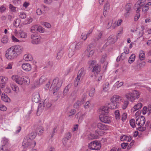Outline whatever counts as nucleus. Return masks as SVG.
I'll return each instance as SVG.
<instances>
[{
	"instance_id": "23",
	"label": "nucleus",
	"mask_w": 151,
	"mask_h": 151,
	"mask_svg": "<svg viewBox=\"0 0 151 151\" xmlns=\"http://www.w3.org/2000/svg\"><path fill=\"white\" fill-rule=\"evenodd\" d=\"M142 106V104L141 103H138L134 106L132 110H133V112H134L141 109Z\"/></svg>"
},
{
	"instance_id": "35",
	"label": "nucleus",
	"mask_w": 151,
	"mask_h": 151,
	"mask_svg": "<svg viewBox=\"0 0 151 151\" xmlns=\"http://www.w3.org/2000/svg\"><path fill=\"white\" fill-rule=\"evenodd\" d=\"M135 55L134 54H132L129 58L128 62L129 63H132L135 60Z\"/></svg>"
},
{
	"instance_id": "64",
	"label": "nucleus",
	"mask_w": 151,
	"mask_h": 151,
	"mask_svg": "<svg viewBox=\"0 0 151 151\" xmlns=\"http://www.w3.org/2000/svg\"><path fill=\"white\" fill-rule=\"evenodd\" d=\"M9 7L12 12H13L15 11L16 8L10 4L9 5Z\"/></svg>"
},
{
	"instance_id": "8",
	"label": "nucleus",
	"mask_w": 151,
	"mask_h": 151,
	"mask_svg": "<svg viewBox=\"0 0 151 151\" xmlns=\"http://www.w3.org/2000/svg\"><path fill=\"white\" fill-rule=\"evenodd\" d=\"M89 147L90 149L91 150H98L101 147V145L99 142L95 141L91 142L89 144Z\"/></svg>"
},
{
	"instance_id": "25",
	"label": "nucleus",
	"mask_w": 151,
	"mask_h": 151,
	"mask_svg": "<svg viewBox=\"0 0 151 151\" xmlns=\"http://www.w3.org/2000/svg\"><path fill=\"white\" fill-rule=\"evenodd\" d=\"M100 70V66L99 65H97L94 67L93 68L92 70V71L94 74H97L99 72Z\"/></svg>"
},
{
	"instance_id": "50",
	"label": "nucleus",
	"mask_w": 151,
	"mask_h": 151,
	"mask_svg": "<svg viewBox=\"0 0 151 151\" xmlns=\"http://www.w3.org/2000/svg\"><path fill=\"white\" fill-rule=\"evenodd\" d=\"M115 118L116 119H119L120 118V114L119 110H116L115 112Z\"/></svg>"
},
{
	"instance_id": "7",
	"label": "nucleus",
	"mask_w": 151,
	"mask_h": 151,
	"mask_svg": "<svg viewBox=\"0 0 151 151\" xmlns=\"http://www.w3.org/2000/svg\"><path fill=\"white\" fill-rule=\"evenodd\" d=\"M32 39L31 43L33 44L37 45L41 42V37L39 35L36 34H32L31 36Z\"/></svg>"
},
{
	"instance_id": "57",
	"label": "nucleus",
	"mask_w": 151,
	"mask_h": 151,
	"mask_svg": "<svg viewBox=\"0 0 151 151\" xmlns=\"http://www.w3.org/2000/svg\"><path fill=\"white\" fill-rule=\"evenodd\" d=\"M127 54L123 52L122 53L121 55L120 56L121 57V59L122 60H124L127 57Z\"/></svg>"
},
{
	"instance_id": "14",
	"label": "nucleus",
	"mask_w": 151,
	"mask_h": 151,
	"mask_svg": "<svg viewBox=\"0 0 151 151\" xmlns=\"http://www.w3.org/2000/svg\"><path fill=\"white\" fill-rule=\"evenodd\" d=\"M97 127L98 128L103 130H107L109 129V126L101 123H98L97 124Z\"/></svg>"
},
{
	"instance_id": "2",
	"label": "nucleus",
	"mask_w": 151,
	"mask_h": 151,
	"mask_svg": "<svg viewBox=\"0 0 151 151\" xmlns=\"http://www.w3.org/2000/svg\"><path fill=\"white\" fill-rule=\"evenodd\" d=\"M145 0H139L135 4L134 7L137 13H138L140 11L141 8L142 7V11L145 12L149 9V6L151 5V2H149L145 5Z\"/></svg>"
},
{
	"instance_id": "36",
	"label": "nucleus",
	"mask_w": 151,
	"mask_h": 151,
	"mask_svg": "<svg viewBox=\"0 0 151 151\" xmlns=\"http://www.w3.org/2000/svg\"><path fill=\"white\" fill-rule=\"evenodd\" d=\"M89 95L91 97L93 96L95 92V88H91L88 90Z\"/></svg>"
},
{
	"instance_id": "17",
	"label": "nucleus",
	"mask_w": 151,
	"mask_h": 151,
	"mask_svg": "<svg viewBox=\"0 0 151 151\" xmlns=\"http://www.w3.org/2000/svg\"><path fill=\"white\" fill-rule=\"evenodd\" d=\"M85 71L83 68H81L79 71L77 78L82 80L83 77L84 76Z\"/></svg>"
},
{
	"instance_id": "46",
	"label": "nucleus",
	"mask_w": 151,
	"mask_h": 151,
	"mask_svg": "<svg viewBox=\"0 0 151 151\" xmlns=\"http://www.w3.org/2000/svg\"><path fill=\"white\" fill-rule=\"evenodd\" d=\"M1 42L4 44H6L8 42V39L6 36H4L1 39Z\"/></svg>"
},
{
	"instance_id": "48",
	"label": "nucleus",
	"mask_w": 151,
	"mask_h": 151,
	"mask_svg": "<svg viewBox=\"0 0 151 151\" xmlns=\"http://www.w3.org/2000/svg\"><path fill=\"white\" fill-rule=\"evenodd\" d=\"M41 24L48 28H50L51 26V24L47 22H42Z\"/></svg>"
},
{
	"instance_id": "31",
	"label": "nucleus",
	"mask_w": 151,
	"mask_h": 151,
	"mask_svg": "<svg viewBox=\"0 0 151 151\" xmlns=\"http://www.w3.org/2000/svg\"><path fill=\"white\" fill-rule=\"evenodd\" d=\"M11 87L12 90L16 93H17L19 91V88L18 87L14 84H12L11 85Z\"/></svg>"
},
{
	"instance_id": "42",
	"label": "nucleus",
	"mask_w": 151,
	"mask_h": 151,
	"mask_svg": "<svg viewBox=\"0 0 151 151\" xmlns=\"http://www.w3.org/2000/svg\"><path fill=\"white\" fill-rule=\"evenodd\" d=\"M110 8V4L107 1L106 3L104 5V10L105 11H107Z\"/></svg>"
},
{
	"instance_id": "9",
	"label": "nucleus",
	"mask_w": 151,
	"mask_h": 151,
	"mask_svg": "<svg viewBox=\"0 0 151 151\" xmlns=\"http://www.w3.org/2000/svg\"><path fill=\"white\" fill-rule=\"evenodd\" d=\"M117 38L116 35H111L107 38V41L104 46H107L109 44H114L117 41Z\"/></svg>"
},
{
	"instance_id": "20",
	"label": "nucleus",
	"mask_w": 151,
	"mask_h": 151,
	"mask_svg": "<svg viewBox=\"0 0 151 151\" xmlns=\"http://www.w3.org/2000/svg\"><path fill=\"white\" fill-rule=\"evenodd\" d=\"M18 36L21 38L26 39L27 37V35L26 32H24L23 30H20L19 32Z\"/></svg>"
},
{
	"instance_id": "37",
	"label": "nucleus",
	"mask_w": 151,
	"mask_h": 151,
	"mask_svg": "<svg viewBox=\"0 0 151 151\" xmlns=\"http://www.w3.org/2000/svg\"><path fill=\"white\" fill-rule=\"evenodd\" d=\"M38 26L37 25L32 26L31 28V32L33 33L37 32L38 29Z\"/></svg>"
},
{
	"instance_id": "10",
	"label": "nucleus",
	"mask_w": 151,
	"mask_h": 151,
	"mask_svg": "<svg viewBox=\"0 0 151 151\" xmlns=\"http://www.w3.org/2000/svg\"><path fill=\"white\" fill-rule=\"evenodd\" d=\"M99 118L100 121L104 123L109 124L111 122V118L106 115L101 114Z\"/></svg>"
},
{
	"instance_id": "59",
	"label": "nucleus",
	"mask_w": 151,
	"mask_h": 151,
	"mask_svg": "<svg viewBox=\"0 0 151 151\" xmlns=\"http://www.w3.org/2000/svg\"><path fill=\"white\" fill-rule=\"evenodd\" d=\"M6 107L4 105L0 104V110L3 111H6Z\"/></svg>"
},
{
	"instance_id": "60",
	"label": "nucleus",
	"mask_w": 151,
	"mask_h": 151,
	"mask_svg": "<svg viewBox=\"0 0 151 151\" xmlns=\"http://www.w3.org/2000/svg\"><path fill=\"white\" fill-rule=\"evenodd\" d=\"M32 20L33 19L32 18L29 17V18H28L26 20V24H28L32 22Z\"/></svg>"
},
{
	"instance_id": "44",
	"label": "nucleus",
	"mask_w": 151,
	"mask_h": 151,
	"mask_svg": "<svg viewBox=\"0 0 151 151\" xmlns=\"http://www.w3.org/2000/svg\"><path fill=\"white\" fill-rule=\"evenodd\" d=\"M20 23V20L19 19H17L14 21V24L16 27H18Z\"/></svg>"
},
{
	"instance_id": "13",
	"label": "nucleus",
	"mask_w": 151,
	"mask_h": 151,
	"mask_svg": "<svg viewBox=\"0 0 151 151\" xmlns=\"http://www.w3.org/2000/svg\"><path fill=\"white\" fill-rule=\"evenodd\" d=\"M22 68L24 70L26 71H29L32 69L31 65L28 63H24L22 66Z\"/></svg>"
},
{
	"instance_id": "5",
	"label": "nucleus",
	"mask_w": 151,
	"mask_h": 151,
	"mask_svg": "<svg viewBox=\"0 0 151 151\" xmlns=\"http://www.w3.org/2000/svg\"><path fill=\"white\" fill-rule=\"evenodd\" d=\"M62 83V80L59 79L58 78H56L53 80L50 88H52L53 89L54 95L56 94L57 91L61 86Z\"/></svg>"
},
{
	"instance_id": "4",
	"label": "nucleus",
	"mask_w": 151,
	"mask_h": 151,
	"mask_svg": "<svg viewBox=\"0 0 151 151\" xmlns=\"http://www.w3.org/2000/svg\"><path fill=\"white\" fill-rule=\"evenodd\" d=\"M121 97L119 96L114 95L111 98L110 100L111 103L109 104V108L111 109H115L117 108L119 106V104L120 103L122 100Z\"/></svg>"
},
{
	"instance_id": "63",
	"label": "nucleus",
	"mask_w": 151,
	"mask_h": 151,
	"mask_svg": "<svg viewBox=\"0 0 151 151\" xmlns=\"http://www.w3.org/2000/svg\"><path fill=\"white\" fill-rule=\"evenodd\" d=\"M131 6L130 4H127L126 6V7L125 8V10L126 11L130 12L131 10Z\"/></svg>"
},
{
	"instance_id": "49",
	"label": "nucleus",
	"mask_w": 151,
	"mask_h": 151,
	"mask_svg": "<svg viewBox=\"0 0 151 151\" xmlns=\"http://www.w3.org/2000/svg\"><path fill=\"white\" fill-rule=\"evenodd\" d=\"M82 45V43L81 42H78L76 44L75 46V49L76 50L80 49Z\"/></svg>"
},
{
	"instance_id": "30",
	"label": "nucleus",
	"mask_w": 151,
	"mask_h": 151,
	"mask_svg": "<svg viewBox=\"0 0 151 151\" xmlns=\"http://www.w3.org/2000/svg\"><path fill=\"white\" fill-rule=\"evenodd\" d=\"M45 107L44 104H43L40 103L39 104L38 107L37 109V112L40 113L42 112L44 108Z\"/></svg>"
},
{
	"instance_id": "22",
	"label": "nucleus",
	"mask_w": 151,
	"mask_h": 151,
	"mask_svg": "<svg viewBox=\"0 0 151 151\" xmlns=\"http://www.w3.org/2000/svg\"><path fill=\"white\" fill-rule=\"evenodd\" d=\"M1 99L6 102H9L10 101V99L6 95L2 93L1 96Z\"/></svg>"
},
{
	"instance_id": "40",
	"label": "nucleus",
	"mask_w": 151,
	"mask_h": 151,
	"mask_svg": "<svg viewBox=\"0 0 151 151\" xmlns=\"http://www.w3.org/2000/svg\"><path fill=\"white\" fill-rule=\"evenodd\" d=\"M120 139L122 141H129V139L128 137L125 135H123L121 136L120 137Z\"/></svg>"
},
{
	"instance_id": "27",
	"label": "nucleus",
	"mask_w": 151,
	"mask_h": 151,
	"mask_svg": "<svg viewBox=\"0 0 151 151\" xmlns=\"http://www.w3.org/2000/svg\"><path fill=\"white\" fill-rule=\"evenodd\" d=\"M139 58L140 60H144L145 58V52L142 50H141L139 51Z\"/></svg>"
},
{
	"instance_id": "12",
	"label": "nucleus",
	"mask_w": 151,
	"mask_h": 151,
	"mask_svg": "<svg viewBox=\"0 0 151 151\" xmlns=\"http://www.w3.org/2000/svg\"><path fill=\"white\" fill-rule=\"evenodd\" d=\"M40 99V97L39 93L37 92L34 93L32 96V101L36 103H38Z\"/></svg>"
},
{
	"instance_id": "11",
	"label": "nucleus",
	"mask_w": 151,
	"mask_h": 151,
	"mask_svg": "<svg viewBox=\"0 0 151 151\" xmlns=\"http://www.w3.org/2000/svg\"><path fill=\"white\" fill-rule=\"evenodd\" d=\"M12 78L19 85H21L23 84L22 78L18 75H13Z\"/></svg>"
},
{
	"instance_id": "51",
	"label": "nucleus",
	"mask_w": 151,
	"mask_h": 151,
	"mask_svg": "<svg viewBox=\"0 0 151 151\" xmlns=\"http://www.w3.org/2000/svg\"><path fill=\"white\" fill-rule=\"evenodd\" d=\"M76 112V111L75 109H72L68 113V116H70L74 115Z\"/></svg>"
},
{
	"instance_id": "56",
	"label": "nucleus",
	"mask_w": 151,
	"mask_h": 151,
	"mask_svg": "<svg viewBox=\"0 0 151 151\" xmlns=\"http://www.w3.org/2000/svg\"><path fill=\"white\" fill-rule=\"evenodd\" d=\"M19 17L22 19H24L26 18V15L25 13L24 12H21L20 13Z\"/></svg>"
},
{
	"instance_id": "54",
	"label": "nucleus",
	"mask_w": 151,
	"mask_h": 151,
	"mask_svg": "<svg viewBox=\"0 0 151 151\" xmlns=\"http://www.w3.org/2000/svg\"><path fill=\"white\" fill-rule=\"evenodd\" d=\"M82 80L80 78H76L75 79L74 81V85L75 86H77L79 82L80 81H81Z\"/></svg>"
},
{
	"instance_id": "62",
	"label": "nucleus",
	"mask_w": 151,
	"mask_h": 151,
	"mask_svg": "<svg viewBox=\"0 0 151 151\" xmlns=\"http://www.w3.org/2000/svg\"><path fill=\"white\" fill-rule=\"evenodd\" d=\"M42 12L41 9L38 8L36 10V13L38 15H41L42 14Z\"/></svg>"
},
{
	"instance_id": "16",
	"label": "nucleus",
	"mask_w": 151,
	"mask_h": 151,
	"mask_svg": "<svg viewBox=\"0 0 151 151\" xmlns=\"http://www.w3.org/2000/svg\"><path fill=\"white\" fill-rule=\"evenodd\" d=\"M87 48L85 51V55L88 57H91L93 55L94 51L93 50H90L89 48Z\"/></svg>"
},
{
	"instance_id": "21",
	"label": "nucleus",
	"mask_w": 151,
	"mask_h": 151,
	"mask_svg": "<svg viewBox=\"0 0 151 151\" xmlns=\"http://www.w3.org/2000/svg\"><path fill=\"white\" fill-rule=\"evenodd\" d=\"M133 96H134V101L135 100L138 99L140 95V93L137 90H134L132 91Z\"/></svg>"
},
{
	"instance_id": "38",
	"label": "nucleus",
	"mask_w": 151,
	"mask_h": 151,
	"mask_svg": "<svg viewBox=\"0 0 151 151\" xmlns=\"http://www.w3.org/2000/svg\"><path fill=\"white\" fill-rule=\"evenodd\" d=\"M83 115L81 112L78 113L76 115V117L79 119V121L82 120Z\"/></svg>"
},
{
	"instance_id": "53",
	"label": "nucleus",
	"mask_w": 151,
	"mask_h": 151,
	"mask_svg": "<svg viewBox=\"0 0 151 151\" xmlns=\"http://www.w3.org/2000/svg\"><path fill=\"white\" fill-rule=\"evenodd\" d=\"M127 114L126 112H124L122 115V121H124L127 118Z\"/></svg>"
},
{
	"instance_id": "32",
	"label": "nucleus",
	"mask_w": 151,
	"mask_h": 151,
	"mask_svg": "<svg viewBox=\"0 0 151 151\" xmlns=\"http://www.w3.org/2000/svg\"><path fill=\"white\" fill-rule=\"evenodd\" d=\"M109 84L108 82L105 83L103 86V89L105 91H108L109 89Z\"/></svg>"
},
{
	"instance_id": "43",
	"label": "nucleus",
	"mask_w": 151,
	"mask_h": 151,
	"mask_svg": "<svg viewBox=\"0 0 151 151\" xmlns=\"http://www.w3.org/2000/svg\"><path fill=\"white\" fill-rule=\"evenodd\" d=\"M8 78L4 76H0V83H5L7 80Z\"/></svg>"
},
{
	"instance_id": "33",
	"label": "nucleus",
	"mask_w": 151,
	"mask_h": 151,
	"mask_svg": "<svg viewBox=\"0 0 151 151\" xmlns=\"http://www.w3.org/2000/svg\"><path fill=\"white\" fill-rule=\"evenodd\" d=\"M12 41L14 42H24L25 41H20L14 35H12L11 37Z\"/></svg>"
},
{
	"instance_id": "39",
	"label": "nucleus",
	"mask_w": 151,
	"mask_h": 151,
	"mask_svg": "<svg viewBox=\"0 0 151 151\" xmlns=\"http://www.w3.org/2000/svg\"><path fill=\"white\" fill-rule=\"evenodd\" d=\"M129 104V102L128 100H126L124 101L123 104L122 106V108L123 109H125L127 107Z\"/></svg>"
},
{
	"instance_id": "6",
	"label": "nucleus",
	"mask_w": 151,
	"mask_h": 151,
	"mask_svg": "<svg viewBox=\"0 0 151 151\" xmlns=\"http://www.w3.org/2000/svg\"><path fill=\"white\" fill-rule=\"evenodd\" d=\"M145 122V119L144 117H139L136 120V124L138 127L137 129L139 131H143L146 130V127L143 126Z\"/></svg>"
},
{
	"instance_id": "52",
	"label": "nucleus",
	"mask_w": 151,
	"mask_h": 151,
	"mask_svg": "<svg viewBox=\"0 0 151 151\" xmlns=\"http://www.w3.org/2000/svg\"><path fill=\"white\" fill-rule=\"evenodd\" d=\"M47 79L44 76H42L39 80V83L40 84H42V83L45 81Z\"/></svg>"
},
{
	"instance_id": "19",
	"label": "nucleus",
	"mask_w": 151,
	"mask_h": 151,
	"mask_svg": "<svg viewBox=\"0 0 151 151\" xmlns=\"http://www.w3.org/2000/svg\"><path fill=\"white\" fill-rule=\"evenodd\" d=\"M108 107L107 106H103L99 109V112L101 114L103 115L108 113Z\"/></svg>"
},
{
	"instance_id": "34",
	"label": "nucleus",
	"mask_w": 151,
	"mask_h": 151,
	"mask_svg": "<svg viewBox=\"0 0 151 151\" xmlns=\"http://www.w3.org/2000/svg\"><path fill=\"white\" fill-rule=\"evenodd\" d=\"M106 59V56H104V57H102L101 59V62L102 63H104V66L103 67L105 68V69L106 68L107 65L108 63L106 62H105V61Z\"/></svg>"
},
{
	"instance_id": "28",
	"label": "nucleus",
	"mask_w": 151,
	"mask_h": 151,
	"mask_svg": "<svg viewBox=\"0 0 151 151\" xmlns=\"http://www.w3.org/2000/svg\"><path fill=\"white\" fill-rule=\"evenodd\" d=\"M2 146L1 147H7V144L8 142V140L6 138H4L1 140Z\"/></svg>"
},
{
	"instance_id": "58",
	"label": "nucleus",
	"mask_w": 151,
	"mask_h": 151,
	"mask_svg": "<svg viewBox=\"0 0 151 151\" xmlns=\"http://www.w3.org/2000/svg\"><path fill=\"white\" fill-rule=\"evenodd\" d=\"M91 105V104L90 102L88 101L84 104V107L86 109H88L90 107Z\"/></svg>"
},
{
	"instance_id": "55",
	"label": "nucleus",
	"mask_w": 151,
	"mask_h": 151,
	"mask_svg": "<svg viewBox=\"0 0 151 151\" xmlns=\"http://www.w3.org/2000/svg\"><path fill=\"white\" fill-rule=\"evenodd\" d=\"M41 7V9L44 12L48 11L49 9V8L45 5H42Z\"/></svg>"
},
{
	"instance_id": "61",
	"label": "nucleus",
	"mask_w": 151,
	"mask_h": 151,
	"mask_svg": "<svg viewBox=\"0 0 151 151\" xmlns=\"http://www.w3.org/2000/svg\"><path fill=\"white\" fill-rule=\"evenodd\" d=\"M81 104V101H78L76 102L74 105V107L75 108H78L79 106Z\"/></svg>"
},
{
	"instance_id": "47",
	"label": "nucleus",
	"mask_w": 151,
	"mask_h": 151,
	"mask_svg": "<svg viewBox=\"0 0 151 151\" xmlns=\"http://www.w3.org/2000/svg\"><path fill=\"white\" fill-rule=\"evenodd\" d=\"M145 127H146V129H151V123H150V122L148 120L147 121Z\"/></svg>"
},
{
	"instance_id": "24",
	"label": "nucleus",
	"mask_w": 151,
	"mask_h": 151,
	"mask_svg": "<svg viewBox=\"0 0 151 151\" xmlns=\"http://www.w3.org/2000/svg\"><path fill=\"white\" fill-rule=\"evenodd\" d=\"M43 103L45 107L46 108H49L52 105V104L50 101L49 100L47 99H45V100Z\"/></svg>"
},
{
	"instance_id": "29",
	"label": "nucleus",
	"mask_w": 151,
	"mask_h": 151,
	"mask_svg": "<svg viewBox=\"0 0 151 151\" xmlns=\"http://www.w3.org/2000/svg\"><path fill=\"white\" fill-rule=\"evenodd\" d=\"M64 51L62 50H60L58 52L56 56V59L58 60L60 59L63 57Z\"/></svg>"
},
{
	"instance_id": "1",
	"label": "nucleus",
	"mask_w": 151,
	"mask_h": 151,
	"mask_svg": "<svg viewBox=\"0 0 151 151\" xmlns=\"http://www.w3.org/2000/svg\"><path fill=\"white\" fill-rule=\"evenodd\" d=\"M22 47L19 45H14L8 48L6 51L5 56L11 60L17 58L21 53Z\"/></svg>"
},
{
	"instance_id": "3",
	"label": "nucleus",
	"mask_w": 151,
	"mask_h": 151,
	"mask_svg": "<svg viewBox=\"0 0 151 151\" xmlns=\"http://www.w3.org/2000/svg\"><path fill=\"white\" fill-rule=\"evenodd\" d=\"M36 134L35 132H32L29 134L27 136L25 137L22 143V145L24 148L29 146L31 147H34L36 145V142L32 141L36 137Z\"/></svg>"
},
{
	"instance_id": "45",
	"label": "nucleus",
	"mask_w": 151,
	"mask_h": 151,
	"mask_svg": "<svg viewBox=\"0 0 151 151\" xmlns=\"http://www.w3.org/2000/svg\"><path fill=\"white\" fill-rule=\"evenodd\" d=\"M129 123L130 125L132 127L134 128L136 127V121L133 119H131L129 121Z\"/></svg>"
},
{
	"instance_id": "15",
	"label": "nucleus",
	"mask_w": 151,
	"mask_h": 151,
	"mask_svg": "<svg viewBox=\"0 0 151 151\" xmlns=\"http://www.w3.org/2000/svg\"><path fill=\"white\" fill-rule=\"evenodd\" d=\"M125 96L128 101H129L132 102L134 101V96H133L132 92L127 93L125 95Z\"/></svg>"
},
{
	"instance_id": "41",
	"label": "nucleus",
	"mask_w": 151,
	"mask_h": 151,
	"mask_svg": "<svg viewBox=\"0 0 151 151\" xmlns=\"http://www.w3.org/2000/svg\"><path fill=\"white\" fill-rule=\"evenodd\" d=\"M23 59L26 61H29L31 60V57L30 55L28 54L25 55L23 57Z\"/></svg>"
},
{
	"instance_id": "26",
	"label": "nucleus",
	"mask_w": 151,
	"mask_h": 151,
	"mask_svg": "<svg viewBox=\"0 0 151 151\" xmlns=\"http://www.w3.org/2000/svg\"><path fill=\"white\" fill-rule=\"evenodd\" d=\"M23 83L25 84L28 85L29 84L30 81L29 78L27 76H23L22 78Z\"/></svg>"
},
{
	"instance_id": "18",
	"label": "nucleus",
	"mask_w": 151,
	"mask_h": 151,
	"mask_svg": "<svg viewBox=\"0 0 151 151\" xmlns=\"http://www.w3.org/2000/svg\"><path fill=\"white\" fill-rule=\"evenodd\" d=\"M95 133L96 135H95L93 134H91L88 137L90 139H96L97 137V136L98 135H101V133H100V132L98 130H96L95 131Z\"/></svg>"
}]
</instances>
